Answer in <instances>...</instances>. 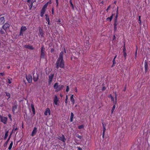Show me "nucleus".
Wrapping results in <instances>:
<instances>
[{
  "instance_id": "obj_1",
  "label": "nucleus",
  "mask_w": 150,
  "mask_h": 150,
  "mask_svg": "<svg viewBox=\"0 0 150 150\" xmlns=\"http://www.w3.org/2000/svg\"><path fill=\"white\" fill-rule=\"evenodd\" d=\"M89 39H88V40H86V42L84 44L85 47L83 48H82L81 46L77 47L76 49V51L78 55V57L79 54H83L90 49L91 45L89 43Z\"/></svg>"
},
{
  "instance_id": "obj_2",
  "label": "nucleus",
  "mask_w": 150,
  "mask_h": 150,
  "mask_svg": "<svg viewBox=\"0 0 150 150\" xmlns=\"http://www.w3.org/2000/svg\"><path fill=\"white\" fill-rule=\"evenodd\" d=\"M56 67L57 69H58L59 67L63 68L64 67V64L63 60L57 59L56 63Z\"/></svg>"
},
{
  "instance_id": "obj_3",
  "label": "nucleus",
  "mask_w": 150,
  "mask_h": 150,
  "mask_svg": "<svg viewBox=\"0 0 150 150\" xmlns=\"http://www.w3.org/2000/svg\"><path fill=\"white\" fill-rule=\"evenodd\" d=\"M41 58H44L45 56V49L44 46H42L41 48Z\"/></svg>"
},
{
  "instance_id": "obj_4",
  "label": "nucleus",
  "mask_w": 150,
  "mask_h": 150,
  "mask_svg": "<svg viewBox=\"0 0 150 150\" xmlns=\"http://www.w3.org/2000/svg\"><path fill=\"white\" fill-rule=\"evenodd\" d=\"M0 118L1 121L4 124H6L7 123V118L6 117H3L1 115H0Z\"/></svg>"
},
{
  "instance_id": "obj_5",
  "label": "nucleus",
  "mask_w": 150,
  "mask_h": 150,
  "mask_svg": "<svg viewBox=\"0 0 150 150\" xmlns=\"http://www.w3.org/2000/svg\"><path fill=\"white\" fill-rule=\"evenodd\" d=\"M76 136L79 139V140H78L76 139V143L77 144H79L81 143V142L82 140V136L79 135L78 134H77L76 135Z\"/></svg>"
},
{
  "instance_id": "obj_6",
  "label": "nucleus",
  "mask_w": 150,
  "mask_h": 150,
  "mask_svg": "<svg viewBox=\"0 0 150 150\" xmlns=\"http://www.w3.org/2000/svg\"><path fill=\"white\" fill-rule=\"evenodd\" d=\"M57 138L58 139L62 141L63 142H65L66 140V139L65 138L64 136L62 134L58 136Z\"/></svg>"
},
{
  "instance_id": "obj_7",
  "label": "nucleus",
  "mask_w": 150,
  "mask_h": 150,
  "mask_svg": "<svg viewBox=\"0 0 150 150\" xmlns=\"http://www.w3.org/2000/svg\"><path fill=\"white\" fill-rule=\"evenodd\" d=\"M33 80L35 82L37 81L38 78V75L37 73L35 74L34 72H33Z\"/></svg>"
},
{
  "instance_id": "obj_8",
  "label": "nucleus",
  "mask_w": 150,
  "mask_h": 150,
  "mask_svg": "<svg viewBox=\"0 0 150 150\" xmlns=\"http://www.w3.org/2000/svg\"><path fill=\"white\" fill-rule=\"evenodd\" d=\"M144 69L145 73H147L148 71V62L146 60L144 61Z\"/></svg>"
},
{
  "instance_id": "obj_9",
  "label": "nucleus",
  "mask_w": 150,
  "mask_h": 150,
  "mask_svg": "<svg viewBox=\"0 0 150 150\" xmlns=\"http://www.w3.org/2000/svg\"><path fill=\"white\" fill-rule=\"evenodd\" d=\"M26 79L29 83L31 82L32 80V76L30 75H28L26 76Z\"/></svg>"
},
{
  "instance_id": "obj_10",
  "label": "nucleus",
  "mask_w": 150,
  "mask_h": 150,
  "mask_svg": "<svg viewBox=\"0 0 150 150\" xmlns=\"http://www.w3.org/2000/svg\"><path fill=\"white\" fill-rule=\"evenodd\" d=\"M26 30V28L25 26L22 27L21 29L20 35H23V32L25 31Z\"/></svg>"
},
{
  "instance_id": "obj_11",
  "label": "nucleus",
  "mask_w": 150,
  "mask_h": 150,
  "mask_svg": "<svg viewBox=\"0 0 150 150\" xmlns=\"http://www.w3.org/2000/svg\"><path fill=\"white\" fill-rule=\"evenodd\" d=\"M102 125L103 127V132L102 134V137L103 138L104 136L105 132L106 130V125H104L103 123H102Z\"/></svg>"
},
{
  "instance_id": "obj_12",
  "label": "nucleus",
  "mask_w": 150,
  "mask_h": 150,
  "mask_svg": "<svg viewBox=\"0 0 150 150\" xmlns=\"http://www.w3.org/2000/svg\"><path fill=\"white\" fill-rule=\"evenodd\" d=\"M10 25L8 23H6L3 26V28L6 31V30L7 28L9 27Z\"/></svg>"
},
{
  "instance_id": "obj_13",
  "label": "nucleus",
  "mask_w": 150,
  "mask_h": 150,
  "mask_svg": "<svg viewBox=\"0 0 150 150\" xmlns=\"http://www.w3.org/2000/svg\"><path fill=\"white\" fill-rule=\"evenodd\" d=\"M37 132V128L35 127L32 132L31 135L32 136H34L36 133Z\"/></svg>"
},
{
  "instance_id": "obj_14",
  "label": "nucleus",
  "mask_w": 150,
  "mask_h": 150,
  "mask_svg": "<svg viewBox=\"0 0 150 150\" xmlns=\"http://www.w3.org/2000/svg\"><path fill=\"white\" fill-rule=\"evenodd\" d=\"M38 30L40 35L41 37H43L44 35V33L43 32V30L41 29V28L40 27H39Z\"/></svg>"
},
{
  "instance_id": "obj_15",
  "label": "nucleus",
  "mask_w": 150,
  "mask_h": 150,
  "mask_svg": "<svg viewBox=\"0 0 150 150\" xmlns=\"http://www.w3.org/2000/svg\"><path fill=\"white\" fill-rule=\"evenodd\" d=\"M59 99L58 98L57 96L56 95H55L54 96V102L55 105H58L57 102L59 101Z\"/></svg>"
},
{
  "instance_id": "obj_16",
  "label": "nucleus",
  "mask_w": 150,
  "mask_h": 150,
  "mask_svg": "<svg viewBox=\"0 0 150 150\" xmlns=\"http://www.w3.org/2000/svg\"><path fill=\"white\" fill-rule=\"evenodd\" d=\"M24 47L25 48L31 50H33L34 49V48L32 46L29 45H24Z\"/></svg>"
},
{
  "instance_id": "obj_17",
  "label": "nucleus",
  "mask_w": 150,
  "mask_h": 150,
  "mask_svg": "<svg viewBox=\"0 0 150 150\" xmlns=\"http://www.w3.org/2000/svg\"><path fill=\"white\" fill-rule=\"evenodd\" d=\"M64 54L63 52H61L59 54V57L58 58V59L59 60H62L63 59V55Z\"/></svg>"
},
{
  "instance_id": "obj_18",
  "label": "nucleus",
  "mask_w": 150,
  "mask_h": 150,
  "mask_svg": "<svg viewBox=\"0 0 150 150\" xmlns=\"http://www.w3.org/2000/svg\"><path fill=\"white\" fill-rule=\"evenodd\" d=\"M48 113L49 115H50V109L49 108H47L44 113V114L45 115H48Z\"/></svg>"
},
{
  "instance_id": "obj_19",
  "label": "nucleus",
  "mask_w": 150,
  "mask_h": 150,
  "mask_svg": "<svg viewBox=\"0 0 150 150\" xmlns=\"http://www.w3.org/2000/svg\"><path fill=\"white\" fill-rule=\"evenodd\" d=\"M64 87V86L63 85H58V88L57 90H56V91H60L61 89H62Z\"/></svg>"
},
{
  "instance_id": "obj_20",
  "label": "nucleus",
  "mask_w": 150,
  "mask_h": 150,
  "mask_svg": "<svg viewBox=\"0 0 150 150\" xmlns=\"http://www.w3.org/2000/svg\"><path fill=\"white\" fill-rule=\"evenodd\" d=\"M54 77V75L53 74H50V75L49 76V82L50 83L52 80V78Z\"/></svg>"
},
{
  "instance_id": "obj_21",
  "label": "nucleus",
  "mask_w": 150,
  "mask_h": 150,
  "mask_svg": "<svg viewBox=\"0 0 150 150\" xmlns=\"http://www.w3.org/2000/svg\"><path fill=\"white\" fill-rule=\"evenodd\" d=\"M51 4V0H50V1H49L48 2H47V3H46L44 6L42 8L45 9V10L46 8H47L48 5V4Z\"/></svg>"
},
{
  "instance_id": "obj_22",
  "label": "nucleus",
  "mask_w": 150,
  "mask_h": 150,
  "mask_svg": "<svg viewBox=\"0 0 150 150\" xmlns=\"http://www.w3.org/2000/svg\"><path fill=\"white\" fill-rule=\"evenodd\" d=\"M5 22V20L4 17H2L0 18V23L3 24Z\"/></svg>"
},
{
  "instance_id": "obj_23",
  "label": "nucleus",
  "mask_w": 150,
  "mask_h": 150,
  "mask_svg": "<svg viewBox=\"0 0 150 150\" xmlns=\"http://www.w3.org/2000/svg\"><path fill=\"white\" fill-rule=\"evenodd\" d=\"M17 108V105L16 104H14L13 106L12 111L14 112H15Z\"/></svg>"
},
{
  "instance_id": "obj_24",
  "label": "nucleus",
  "mask_w": 150,
  "mask_h": 150,
  "mask_svg": "<svg viewBox=\"0 0 150 150\" xmlns=\"http://www.w3.org/2000/svg\"><path fill=\"white\" fill-rule=\"evenodd\" d=\"M113 16V14H112L110 17H108V18H107L106 20L107 21L109 20L110 21L112 19Z\"/></svg>"
},
{
  "instance_id": "obj_25",
  "label": "nucleus",
  "mask_w": 150,
  "mask_h": 150,
  "mask_svg": "<svg viewBox=\"0 0 150 150\" xmlns=\"http://www.w3.org/2000/svg\"><path fill=\"white\" fill-rule=\"evenodd\" d=\"M31 107L32 109V111L33 112V113L34 114H35V109L34 108V105L33 104H31Z\"/></svg>"
},
{
  "instance_id": "obj_26",
  "label": "nucleus",
  "mask_w": 150,
  "mask_h": 150,
  "mask_svg": "<svg viewBox=\"0 0 150 150\" xmlns=\"http://www.w3.org/2000/svg\"><path fill=\"white\" fill-rule=\"evenodd\" d=\"M116 103L115 102V103H114V104L113 105V107L111 109V113L112 114V113H113L114 111L115 110V107H116V106H115V104Z\"/></svg>"
},
{
  "instance_id": "obj_27",
  "label": "nucleus",
  "mask_w": 150,
  "mask_h": 150,
  "mask_svg": "<svg viewBox=\"0 0 150 150\" xmlns=\"http://www.w3.org/2000/svg\"><path fill=\"white\" fill-rule=\"evenodd\" d=\"M74 116V115L73 112H71L70 116V121L71 122L73 121V118Z\"/></svg>"
},
{
  "instance_id": "obj_28",
  "label": "nucleus",
  "mask_w": 150,
  "mask_h": 150,
  "mask_svg": "<svg viewBox=\"0 0 150 150\" xmlns=\"http://www.w3.org/2000/svg\"><path fill=\"white\" fill-rule=\"evenodd\" d=\"M58 83H55L54 86V88L55 89L56 91V90H57V89L58 88Z\"/></svg>"
},
{
  "instance_id": "obj_29",
  "label": "nucleus",
  "mask_w": 150,
  "mask_h": 150,
  "mask_svg": "<svg viewBox=\"0 0 150 150\" xmlns=\"http://www.w3.org/2000/svg\"><path fill=\"white\" fill-rule=\"evenodd\" d=\"M8 132H8V130L6 132L5 134L4 137V139H6L7 138L8 136Z\"/></svg>"
},
{
  "instance_id": "obj_30",
  "label": "nucleus",
  "mask_w": 150,
  "mask_h": 150,
  "mask_svg": "<svg viewBox=\"0 0 150 150\" xmlns=\"http://www.w3.org/2000/svg\"><path fill=\"white\" fill-rule=\"evenodd\" d=\"M70 99L71 101L73 103V104L74 103V99L73 98V95H71V96L70 98Z\"/></svg>"
},
{
  "instance_id": "obj_31",
  "label": "nucleus",
  "mask_w": 150,
  "mask_h": 150,
  "mask_svg": "<svg viewBox=\"0 0 150 150\" xmlns=\"http://www.w3.org/2000/svg\"><path fill=\"white\" fill-rule=\"evenodd\" d=\"M13 142L12 141L11 143V144H10L9 146L8 147V149L10 150L11 149L12 146V145H13Z\"/></svg>"
},
{
  "instance_id": "obj_32",
  "label": "nucleus",
  "mask_w": 150,
  "mask_h": 150,
  "mask_svg": "<svg viewBox=\"0 0 150 150\" xmlns=\"http://www.w3.org/2000/svg\"><path fill=\"white\" fill-rule=\"evenodd\" d=\"M113 64L111 66V67H113L114 66L115 64H116V62H115V59H113L112 60Z\"/></svg>"
},
{
  "instance_id": "obj_33",
  "label": "nucleus",
  "mask_w": 150,
  "mask_h": 150,
  "mask_svg": "<svg viewBox=\"0 0 150 150\" xmlns=\"http://www.w3.org/2000/svg\"><path fill=\"white\" fill-rule=\"evenodd\" d=\"M123 52H126V48L125 47V43H124V45L123 48Z\"/></svg>"
},
{
  "instance_id": "obj_34",
  "label": "nucleus",
  "mask_w": 150,
  "mask_h": 150,
  "mask_svg": "<svg viewBox=\"0 0 150 150\" xmlns=\"http://www.w3.org/2000/svg\"><path fill=\"white\" fill-rule=\"evenodd\" d=\"M137 48H136V51L135 52V58L136 59L137 57Z\"/></svg>"
},
{
  "instance_id": "obj_35",
  "label": "nucleus",
  "mask_w": 150,
  "mask_h": 150,
  "mask_svg": "<svg viewBox=\"0 0 150 150\" xmlns=\"http://www.w3.org/2000/svg\"><path fill=\"white\" fill-rule=\"evenodd\" d=\"M84 127V126L83 125H81L78 126V128L79 129H83Z\"/></svg>"
},
{
  "instance_id": "obj_36",
  "label": "nucleus",
  "mask_w": 150,
  "mask_h": 150,
  "mask_svg": "<svg viewBox=\"0 0 150 150\" xmlns=\"http://www.w3.org/2000/svg\"><path fill=\"white\" fill-rule=\"evenodd\" d=\"M9 141V139H8L4 144V146H7Z\"/></svg>"
},
{
  "instance_id": "obj_37",
  "label": "nucleus",
  "mask_w": 150,
  "mask_h": 150,
  "mask_svg": "<svg viewBox=\"0 0 150 150\" xmlns=\"http://www.w3.org/2000/svg\"><path fill=\"white\" fill-rule=\"evenodd\" d=\"M6 95L8 97V98H10V94L9 93L6 92Z\"/></svg>"
},
{
  "instance_id": "obj_38",
  "label": "nucleus",
  "mask_w": 150,
  "mask_h": 150,
  "mask_svg": "<svg viewBox=\"0 0 150 150\" xmlns=\"http://www.w3.org/2000/svg\"><path fill=\"white\" fill-rule=\"evenodd\" d=\"M0 33H1V34H3L4 33V32L3 30H2V29H1L0 28Z\"/></svg>"
},
{
  "instance_id": "obj_39",
  "label": "nucleus",
  "mask_w": 150,
  "mask_h": 150,
  "mask_svg": "<svg viewBox=\"0 0 150 150\" xmlns=\"http://www.w3.org/2000/svg\"><path fill=\"white\" fill-rule=\"evenodd\" d=\"M117 21H114V26H117Z\"/></svg>"
},
{
  "instance_id": "obj_40",
  "label": "nucleus",
  "mask_w": 150,
  "mask_h": 150,
  "mask_svg": "<svg viewBox=\"0 0 150 150\" xmlns=\"http://www.w3.org/2000/svg\"><path fill=\"white\" fill-rule=\"evenodd\" d=\"M123 55L124 57H125V59H126V57L127 55V54L126 53V52H123Z\"/></svg>"
},
{
  "instance_id": "obj_41",
  "label": "nucleus",
  "mask_w": 150,
  "mask_h": 150,
  "mask_svg": "<svg viewBox=\"0 0 150 150\" xmlns=\"http://www.w3.org/2000/svg\"><path fill=\"white\" fill-rule=\"evenodd\" d=\"M117 29V26H114V30L115 32Z\"/></svg>"
},
{
  "instance_id": "obj_42",
  "label": "nucleus",
  "mask_w": 150,
  "mask_h": 150,
  "mask_svg": "<svg viewBox=\"0 0 150 150\" xmlns=\"http://www.w3.org/2000/svg\"><path fill=\"white\" fill-rule=\"evenodd\" d=\"M114 93H115V100L116 101V100H117V94L116 92H115Z\"/></svg>"
},
{
  "instance_id": "obj_43",
  "label": "nucleus",
  "mask_w": 150,
  "mask_h": 150,
  "mask_svg": "<svg viewBox=\"0 0 150 150\" xmlns=\"http://www.w3.org/2000/svg\"><path fill=\"white\" fill-rule=\"evenodd\" d=\"M111 101L112 102H113V103H114V98L112 97H111Z\"/></svg>"
},
{
  "instance_id": "obj_44",
  "label": "nucleus",
  "mask_w": 150,
  "mask_h": 150,
  "mask_svg": "<svg viewBox=\"0 0 150 150\" xmlns=\"http://www.w3.org/2000/svg\"><path fill=\"white\" fill-rule=\"evenodd\" d=\"M69 91V87L68 86H67L66 87V91L67 92Z\"/></svg>"
},
{
  "instance_id": "obj_45",
  "label": "nucleus",
  "mask_w": 150,
  "mask_h": 150,
  "mask_svg": "<svg viewBox=\"0 0 150 150\" xmlns=\"http://www.w3.org/2000/svg\"><path fill=\"white\" fill-rule=\"evenodd\" d=\"M117 17H118V15H116L115 17V21H117Z\"/></svg>"
},
{
  "instance_id": "obj_46",
  "label": "nucleus",
  "mask_w": 150,
  "mask_h": 150,
  "mask_svg": "<svg viewBox=\"0 0 150 150\" xmlns=\"http://www.w3.org/2000/svg\"><path fill=\"white\" fill-rule=\"evenodd\" d=\"M110 7H111V6H110H110H108V8H107V9H106V11H107V12H108V10H109V9L110 8Z\"/></svg>"
},
{
  "instance_id": "obj_47",
  "label": "nucleus",
  "mask_w": 150,
  "mask_h": 150,
  "mask_svg": "<svg viewBox=\"0 0 150 150\" xmlns=\"http://www.w3.org/2000/svg\"><path fill=\"white\" fill-rule=\"evenodd\" d=\"M45 10L43 8H42L41 12L42 13H45Z\"/></svg>"
},
{
  "instance_id": "obj_48",
  "label": "nucleus",
  "mask_w": 150,
  "mask_h": 150,
  "mask_svg": "<svg viewBox=\"0 0 150 150\" xmlns=\"http://www.w3.org/2000/svg\"><path fill=\"white\" fill-rule=\"evenodd\" d=\"M46 20L48 21H50V19L49 17H46L45 18Z\"/></svg>"
},
{
  "instance_id": "obj_49",
  "label": "nucleus",
  "mask_w": 150,
  "mask_h": 150,
  "mask_svg": "<svg viewBox=\"0 0 150 150\" xmlns=\"http://www.w3.org/2000/svg\"><path fill=\"white\" fill-rule=\"evenodd\" d=\"M77 148L78 150H82V149L80 147H77Z\"/></svg>"
},
{
  "instance_id": "obj_50",
  "label": "nucleus",
  "mask_w": 150,
  "mask_h": 150,
  "mask_svg": "<svg viewBox=\"0 0 150 150\" xmlns=\"http://www.w3.org/2000/svg\"><path fill=\"white\" fill-rule=\"evenodd\" d=\"M67 99H68L67 96H66V100H65V103H67Z\"/></svg>"
},
{
  "instance_id": "obj_51",
  "label": "nucleus",
  "mask_w": 150,
  "mask_h": 150,
  "mask_svg": "<svg viewBox=\"0 0 150 150\" xmlns=\"http://www.w3.org/2000/svg\"><path fill=\"white\" fill-rule=\"evenodd\" d=\"M106 89V88L105 86H103V87L102 88V90L103 91H104Z\"/></svg>"
},
{
  "instance_id": "obj_52",
  "label": "nucleus",
  "mask_w": 150,
  "mask_h": 150,
  "mask_svg": "<svg viewBox=\"0 0 150 150\" xmlns=\"http://www.w3.org/2000/svg\"><path fill=\"white\" fill-rule=\"evenodd\" d=\"M118 7H117V10H116V15H118Z\"/></svg>"
},
{
  "instance_id": "obj_53",
  "label": "nucleus",
  "mask_w": 150,
  "mask_h": 150,
  "mask_svg": "<svg viewBox=\"0 0 150 150\" xmlns=\"http://www.w3.org/2000/svg\"><path fill=\"white\" fill-rule=\"evenodd\" d=\"M138 23L140 24V25H141V19H139Z\"/></svg>"
},
{
  "instance_id": "obj_54",
  "label": "nucleus",
  "mask_w": 150,
  "mask_h": 150,
  "mask_svg": "<svg viewBox=\"0 0 150 150\" xmlns=\"http://www.w3.org/2000/svg\"><path fill=\"white\" fill-rule=\"evenodd\" d=\"M112 96L111 95V94L110 95L108 96V98H111L112 97Z\"/></svg>"
},
{
  "instance_id": "obj_55",
  "label": "nucleus",
  "mask_w": 150,
  "mask_h": 150,
  "mask_svg": "<svg viewBox=\"0 0 150 150\" xmlns=\"http://www.w3.org/2000/svg\"><path fill=\"white\" fill-rule=\"evenodd\" d=\"M8 82L9 83H10V84L11 83V81L9 79H8Z\"/></svg>"
},
{
  "instance_id": "obj_56",
  "label": "nucleus",
  "mask_w": 150,
  "mask_h": 150,
  "mask_svg": "<svg viewBox=\"0 0 150 150\" xmlns=\"http://www.w3.org/2000/svg\"><path fill=\"white\" fill-rule=\"evenodd\" d=\"M0 75L3 76L4 75V73H0Z\"/></svg>"
},
{
  "instance_id": "obj_57",
  "label": "nucleus",
  "mask_w": 150,
  "mask_h": 150,
  "mask_svg": "<svg viewBox=\"0 0 150 150\" xmlns=\"http://www.w3.org/2000/svg\"><path fill=\"white\" fill-rule=\"evenodd\" d=\"M44 13L41 12V13H40V16H41L42 17L43 16V15H44Z\"/></svg>"
},
{
  "instance_id": "obj_58",
  "label": "nucleus",
  "mask_w": 150,
  "mask_h": 150,
  "mask_svg": "<svg viewBox=\"0 0 150 150\" xmlns=\"http://www.w3.org/2000/svg\"><path fill=\"white\" fill-rule=\"evenodd\" d=\"M52 13L53 14L54 13V9L53 8H52Z\"/></svg>"
},
{
  "instance_id": "obj_59",
  "label": "nucleus",
  "mask_w": 150,
  "mask_h": 150,
  "mask_svg": "<svg viewBox=\"0 0 150 150\" xmlns=\"http://www.w3.org/2000/svg\"><path fill=\"white\" fill-rule=\"evenodd\" d=\"M126 85L125 86V88L124 89V90H123V91H126Z\"/></svg>"
},
{
  "instance_id": "obj_60",
  "label": "nucleus",
  "mask_w": 150,
  "mask_h": 150,
  "mask_svg": "<svg viewBox=\"0 0 150 150\" xmlns=\"http://www.w3.org/2000/svg\"><path fill=\"white\" fill-rule=\"evenodd\" d=\"M71 6H72V7L73 9L74 8V6L73 4H71Z\"/></svg>"
},
{
  "instance_id": "obj_61",
  "label": "nucleus",
  "mask_w": 150,
  "mask_h": 150,
  "mask_svg": "<svg viewBox=\"0 0 150 150\" xmlns=\"http://www.w3.org/2000/svg\"><path fill=\"white\" fill-rule=\"evenodd\" d=\"M61 22V20L59 19L58 21H57V22H59V23H60Z\"/></svg>"
},
{
  "instance_id": "obj_62",
  "label": "nucleus",
  "mask_w": 150,
  "mask_h": 150,
  "mask_svg": "<svg viewBox=\"0 0 150 150\" xmlns=\"http://www.w3.org/2000/svg\"><path fill=\"white\" fill-rule=\"evenodd\" d=\"M8 116H9V117L11 118V115H10V114L8 115Z\"/></svg>"
},
{
  "instance_id": "obj_63",
  "label": "nucleus",
  "mask_w": 150,
  "mask_h": 150,
  "mask_svg": "<svg viewBox=\"0 0 150 150\" xmlns=\"http://www.w3.org/2000/svg\"><path fill=\"white\" fill-rule=\"evenodd\" d=\"M64 53H67V52H66V50H65V48H64Z\"/></svg>"
},
{
  "instance_id": "obj_64",
  "label": "nucleus",
  "mask_w": 150,
  "mask_h": 150,
  "mask_svg": "<svg viewBox=\"0 0 150 150\" xmlns=\"http://www.w3.org/2000/svg\"><path fill=\"white\" fill-rule=\"evenodd\" d=\"M46 17H49L48 16V15L47 14L45 15Z\"/></svg>"
}]
</instances>
